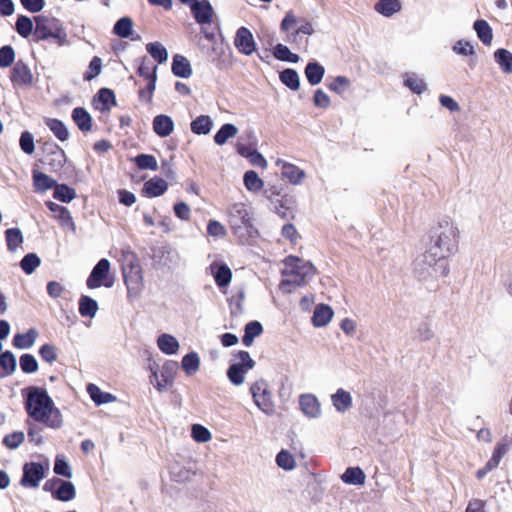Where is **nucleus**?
Returning <instances> with one entry per match:
<instances>
[{
  "label": "nucleus",
  "instance_id": "nucleus-55",
  "mask_svg": "<svg viewBox=\"0 0 512 512\" xmlns=\"http://www.w3.org/2000/svg\"><path fill=\"white\" fill-rule=\"evenodd\" d=\"M133 21L129 17L120 18L114 25L113 32L121 38H128L132 34Z\"/></svg>",
  "mask_w": 512,
  "mask_h": 512
},
{
  "label": "nucleus",
  "instance_id": "nucleus-39",
  "mask_svg": "<svg viewBox=\"0 0 512 512\" xmlns=\"http://www.w3.org/2000/svg\"><path fill=\"white\" fill-rule=\"evenodd\" d=\"M341 479L344 483L352 485H363L365 483V473L359 467H349L342 474Z\"/></svg>",
  "mask_w": 512,
  "mask_h": 512
},
{
  "label": "nucleus",
  "instance_id": "nucleus-14",
  "mask_svg": "<svg viewBox=\"0 0 512 512\" xmlns=\"http://www.w3.org/2000/svg\"><path fill=\"white\" fill-rule=\"evenodd\" d=\"M44 156L40 161L50 166L53 170H58L65 163V152L55 143H45L43 146Z\"/></svg>",
  "mask_w": 512,
  "mask_h": 512
},
{
  "label": "nucleus",
  "instance_id": "nucleus-51",
  "mask_svg": "<svg viewBox=\"0 0 512 512\" xmlns=\"http://www.w3.org/2000/svg\"><path fill=\"white\" fill-rule=\"evenodd\" d=\"M404 84L416 94L423 93L427 88L425 81L415 73L406 74Z\"/></svg>",
  "mask_w": 512,
  "mask_h": 512
},
{
  "label": "nucleus",
  "instance_id": "nucleus-13",
  "mask_svg": "<svg viewBox=\"0 0 512 512\" xmlns=\"http://www.w3.org/2000/svg\"><path fill=\"white\" fill-rule=\"evenodd\" d=\"M44 489L50 491L52 496L63 502H68L75 498L76 491L73 483L54 478L45 483Z\"/></svg>",
  "mask_w": 512,
  "mask_h": 512
},
{
  "label": "nucleus",
  "instance_id": "nucleus-12",
  "mask_svg": "<svg viewBox=\"0 0 512 512\" xmlns=\"http://www.w3.org/2000/svg\"><path fill=\"white\" fill-rule=\"evenodd\" d=\"M9 78L14 89H23L32 86V70L22 59H18L11 67Z\"/></svg>",
  "mask_w": 512,
  "mask_h": 512
},
{
  "label": "nucleus",
  "instance_id": "nucleus-29",
  "mask_svg": "<svg viewBox=\"0 0 512 512\" xmlns=\"http://www.w3.org/2000/svg\"><path fill=\"white\" fill-rule=\"evenodd\" d=\"M305 77L307 81L312 85H318L321 83L323 76L325 74L324 67L318 62L312 61L309 62L304 70Z\"/></svg>",
  "mask_w": 512,
  "mask_h": 512
},
{
  "label": "nucleus",
  "instance_id": "nucleus-38",
  "mask_svg": "<svg viewBox=\"0 0 512 512\" xmlns=\"http://www.w3.org/2000/svg\"><path fill=\"white\" fill-rule=\"evenodd\" d=\"M494 59L504 73H512V53L509 50L504 48L497 49L494 52Z\"/></svg>",
  "mask_w": 512,
  "mask_h": 512
},
{
  "label": "nucleus",
  "instance_id": "nucleus-3",
  "mask_svg": "<svg viewBox=\"0 0 512 512\" xmlns=\"http://www.w3.org/2000/svg\"><path fill=\"white\" fill-rule=\"evenodd\" d=\"M228 223L233 234L241 241L257 235L250 207L244 203H235L227 210Z\"/></svg>",
  "mask_w": 512,
  "mask_h": 512
},
{
  "label": "nucleus",
  "instance_id": "nucleus-59",
  "mask_svg": "<svg viewBox=\"0 0 512 512\" xmlns=\"http://www.w3.org/2000/svg\"><path fill=\"white\" fill-rule=\"evenodd\" d=\"M192 438L198 443H206L211 440V432L200 424H194L191 429Z\"/></svg>",
  "mask_w": 512,
  "mask_h": 512
},
{
  "label": "nucleus",
  "instance_id": "nucleus-61",
  "mask_svg": "<svg viewBox=\"0 0 512 512\" xmlns=\"http://www.w3.org/2000/svg\"><path fill=\"white\" fill-rule=\"evenodd\" d=\"M102 69V60L101 58L95 56L89 63L88 70L84 73L83 78L86 81H90L93 78L97 77Z\"/></svg>",
  "mask_w": 512,
  "mask_h": 512
},
{
  "label": "nucleus",
  "instance_id": "nucleus-17",
  "mask_svg": "<svg viewBox=\"0 0 512 512\" xmlns=\"http://www.w3.org/2000/svg\"><path fill=\"white\" fill-rule=\"evenodd\" d=\"M110 271V262L103 258L92 269L86 285L90 289L98 288L102 285V281L107 278Z\"/></svg>",
  "mask_w": 512,
  "mask_h": 512
},
{
  "label": "nucleus",
  "instance_id": "nucleus-33",
  "mask_svg": "<svg viewBox=\"0 0 512 512\" xmlns=\"http://www.w3.org/2000/svg\"><path fill=\"white\" fill-rule=\"evenodd\" d=\"M333 406L338 412H345L352 406L351 394L340 388L331 397Z\"/></svg>",
  "mask_w": 512,
  "mask_h": 512
},
{
  "label": "nucleus",
  "instance_id": "nucleus-31",
  "mask_svg": "<svg viewBox=\"0 0 512 512\" xmlns=\"http://www.w3.org/2000/svg\"><path fill=\"white\" fill-rule=\"evenodd\" d=\"M333 317V310L328 305H318L312 316V323L315 327H323L327 325Z\"/></svg>",
  "mask_w": 512,
  "mask_h": 512
},
{
  "label": "nucleus",
  "instance_id": "nucleus-49",
  "mask_svg": "<svg viewBox=\"0 0 512 512\" xmlns=\"http://www.w3.org/2000/svg\"><path fill=\"white\" fill-rule=\"evenodd\" d=\"M243 181L246 189L251 192H258L264 186L263 180L253 170H249L244 174Z\"/></svg>",
  "mask_w": 512,
  "mask_h": 512
},
{
  "label": "nucleus",
  "instance_id": "nucleus-15",
  "mask_svg": "<svg viewBox=\"0 0 512 512\" xmlns=\"http://www.w3.org/2000/svg\"><path fill=\"white\" fill-rule=\"evenodd\" d=\"M234 45L244 55H251L256 50V43L251 31L243 26L236 31Z\"/></svg>",
  "mask_w": 512,
  "mask_h": 512
},
{
  "label": "nucleus",
  "instance_id": "nucleus-24",
  "mask_svg": "<svg viewBox=\"0 0 512 512\" xmlns=\"http://www.w3.org/2000/svg\"><path fill=\"white\" fill-rule=\"evenodd\" d=\"M17 368V359L11 350H4L0 354V379L12 375Z\"/></svg>",
  "mask_w": 512,
  "mask_h": 512
},
{
  "label": "nucleus",
  "instance_id": "nucleus-28",
  "mask_svg": "<svg viewBox=\"0 0 512 512\" xmlns=\"http://www.w3.org/2000/svg\"><path fill=\"white\" fill-rule=\"evenodd\" d=\"M72 119L82 132L92 130V118L86 109L76 107L72 111Z\"/></svg>",
  "mask_w": 512,
  "mask_h": 512
},
{
  "label": "nucleus",
  "instance_id": "nucleus-9",
  "mask_svg": "<svg viewBox=\"0 0 512 512\" xmlns=\"http://www.w3.org/2000/svg\"><path fill=\"white\" fill-rule=\"evenodd\" d=\"M235 358L239 359V362L230 365L227 377L232 384L239 386L244 383L245 374L255 366V361L247 351H239Z\"/></svg>",
  "mask_w": 512,
  "mask_h": 512
},
{
  "label": "nucleus",
  "instance_id": "nucleus-52",
  "mask_svg": "<svg viewBox=\"0 0 512 512\" xmlns=\"http://www.w3.org/2000/svg\"><path fill=\"white\" fill-rule=\"evenodd\" d=\"M273 55L276 59L280 61L290 62V63H297L300 59V57L292 53L289 48L286 45L283 44H277L273 49Z\"/></svg>",
  "mask_w": 512,
  "mask_h": 512
},
{
  "label": "nucleus",
  "instance_id": "nucleus-45",
  "mask_svg": "<svg viewBox=\"0 0 512 512\" xmlns=\"http://www.w3.org/2000/svg\"><path fill=\"white\" fill-rule=\"evenodd\" d=\"M16 63V52L11 44L0 47V68L12 67Z\"/></svg>",
  "mask_w": 512,
  "mask_h": 512
},
{
  "label": "nucleus",
  "instance_id": "nucleus-2",
  "mask_svg": "<svg viewBox=\"0 0 512 512\" xmlns=\"http://www.w3.org/2000/svg\"><path fill=\"white\" fill-rule=\"evenodd\" d=\"M34 421L52 429L60 428L63 423L60 410L42 387H34Z\"/></svg>",
  "mask_w": 512,
  "mask_h": 512
},
{
  "label": "nucleus",
  "instance_id": "nucleus-37",
  "mask_svg": "<svg viewBox=\"0 0 512 512\" xmlns=\"http://www.w3.org/2000/svg\"><path fill=\"white\" fill-rule=\"evenodd\" d=\"M473 28L484 45H490L493 39V33L490 25L486 20H476L473 24Z\"/></svg>",
  "mask_w": 512,
  "mask_h": 512
},
{
  "label": "nucleus",
  "instance_id": "nucleus-53",
  "mask_svg": "<svg viewBox=\"0 0 512 512\" xmlns=\"http://www.w3.org/2000/svg\"><path fill=\"white\" fill-rule=\"evenodd\" d=\"M53 197L61 202L69 203L76 197V191L65 184H57L54 188Z\"/></svg>",
  "mask_w": 512,
  "mask_h": 512
},
{
  "label": "nucleus",
  "instance_id": "nucleus-40",
  "mask_svg": "<svg viewBox=\"0 0 512 512\" xmlns=\"http://www.w3.org/2000/svg\"><path fill=\"white\" fill-rule=\"evenodd\" d=\"M375 10L385 17H390L401 10V2L399 0H379L375 4Z\"/></svg>",
  "mask_w": 512,
  "mask_h": 512
},
{
  "label": "nucleus",
  "instance_id": "nucleus-48",
  "mask_svg": "<svg viewBox=\"0 0 512 512\" xmlns=\"http://www.w3.org/2000/svg\"><path fill=\"white\" fill-rule=\"evenodd\" d=\"M98 310L97 302L89 296H82L79 300V313L83 317H94Z\"/></svg>",
  "mask_w": 512,
  "mask_h": 512
},
{
  "label": "nucleus",
  "instance_id": "nucleus-7",
  "mask_svg": "<svg viewBox=\"0 0 512 512\" xmlns=\"http://www.w3.org/2000/svg\"><path fill=\"white\" fill-rule=\"evenodd\" d=\"M36 27L34 37L42 40H53L59 46L67 43V34L60 21L53 17H34Z\"/></svg>",
  "mask_w": 512,
  "mask_h": 512
},
{
  "label": "nucleus",
  "instance_id": "nucleus-60",
  "mask_svg": "<svg viewBox=\"0 0 512 512\" xmlns=\"http://www.w3.org/2000/svg\"><path fill=\"white\" fill-rule=\"evenodd\" d=\"M135 163L140 169H149L152 171H156L158 169L157 160L152 155L140 154L136 156Z\"/></svg>",
  "mask_w": 512,
  "mask_h": 512
},
{
  "label": "nucleus",
  "instance_id": "nucleus-63",
  "mask_svg": "<svg viewBox=\"0 0 512 512\" xmlns=\"http://www.w3.org/2000/svg\"><path fill=\"white\" fill-rule=\"evenodd\" d=\"M350 86V80L345 76H337L334 80L328 85L331 91H334L338 94L343 93Z\"/></svg>",
  "mask_w": 512,
  "mask_h": 512
},
{
  "label": "nucleus",
  "instance_id": "nucleus-30",
  "mask_svg": "<svg viewBox=\"0 0 512 512\" xmlns=\"http://www.w3.org/2000/svg\"><path fill=\"white\" fill-rule=\"evenodd\" d=\"M172 72L175 76L189 78L192 75V68L188 59L182 55H175L172 62Z\"/></svg>",
  "mask_w": 512,
  "mask_h": 512
},
{
  "label": "nucleus",
  "instance_id": "nucleus-46",
  "mask_svg": "<svg viewBox=\"0 0 512 512\" xmlns=\"http://www.w3.org/2000/svg\"><path fill=\"white\" fill-rule=\"evenodd\" d=\"M25 441V433L21 430H15L4 435L2 445L10 450H16Z\"/></svg>",
  "mask_w": 512,
  "mask_h": 512
},
{
  "label": "nucleus",
  "instance_id": "nucleus-26",
  "mask_svg": "<svg viewBox=\"0 0 512 512\" xmlns=\"http://www.w3.org/2000/svg\"><path fill=\"white\" fill-rule=\"evenodd\" d=\"M167 182L159 177L148 180L143 187V192L147 197H158L166 192Z\"/></svg>",
  "mask_w": 512,
  "mask_h": 512
},
{
  "label": "nucleus",
  "instance_id": "nucleus-22",
  "mask_svg": "<svg viewBox=\"0 0 512 512\" xmlns=\"http://www.w3.org/2000/svg\"><path fill=\"white\" fill-rule=\"evenodd\" d=\"M152 125L155 134L162 138L169 136L174 130L172 118L165 114L155 116Z\"/></svg>",
  "mask_w": 512,
  "mask_h": 512
},
{
  "label": "nucleus",
  "instance_id": "nucleus-23",
  "mask_svg": "<svg viewBox=\"0 0 512 512\" xmlns=\"http://www.w3.org/2000/svg\"><path fill=\"white\" fill-rule=\"evenodd\" d=\"M46 204L49 210L52 212L53 217L56 218L62 226L74 230V222L71 213L66 207L51 201L47 202Z\"/></svg>",
  "mask_w": 512,
  "mask_h": 512
},
{
  "label": "nucleus",
  "instance_id": "nucleus-21",
  "mask_svg": "<svg viewBox=\"0 0 512 512\" xmlns=\"http://www.w3.org/2000/svg\"><path fill=\"white\" fill-rule=\"evenodd\" d=\"M209 269L219 288L226 287L230 284L232 279V272L226 264L213 262L210 264Z\"/></svg>",
  "mask_w": 512,
  "mask_h": 512
},
{
  "label": "nucleus",
  "instance_id": "nucleus-1",
  "mask_svg": "<svg viewBox=\"0 0 512 512\" xmlns=\"http://www.w3.org/2000/svg\"><path fill=\"white\" fill-rule=\"evenodd\" d=\"M284 267L282 269L283 280L280 287L287 292L292 289L306 285L315 274V267L312 263L304 261L296 256H288L283 261Z\"/></svg>",
  "mask_w": 512,
  "mask_h": 512
},
{
  "label": "nucleus",
  "instance_id": "nucleus-19",
  "mask_svg": "<svg viewBox=\"0 0 512 512\" xmlns=\"http://www.w3.org/2000/svg\"><path fill=\"white\" fill-rule=\"evenodd\" d=\"M300 409L309 418H317L321 414V406L313 394H303L299 398Z\"/></svg>",
  "mask_w": 512,
  "mask_h": 512
},
{
  "label": "nucleus",
  "instance_id": "nucleus-18",
  "mask_svg": "<svg viewBox=\"0 0 512 512\" xmlns=\"http://www.w3.org/2000/svg\"><path fill=\"white\" fill-rule=\"evenodd\" d=\"M21 394L23 397L24 409L27 414L25 420V437H27L28 443H32V433H34V430H32V385L25 386L21 390Z\"/></svg>",
  "mask_w": 512,
  "mask_h": 512
},
{
  "label": "nucleus",
  "instance_id": "nucleus-54",
  "mask_svg": "<svg viewBox=\"0 0 512 512\" xmlns=\"http://www.w3.org/2000/svg\"><path fill=\"white\" fill-rule=\"evenodd\" d=\"M147 52L151 57L158 63H164L168 59V53L166 48L159 42H152L146 45Z\"/></svg>",
  "mask_w": 512,
  "mask_h": 512
},
{
  "label": "nucleus",
  "instance_id": "nucleus-5",
  "mask_svg": "<svg viewBox=\"0 0 512 512\" xmlns=\"http://www.w3.org/2000/svg\"><path fill=\"white\" fill-rule=\"evenodd\" d=\"M459 231L453 222L443 220L433 231L430 246L445 258L457 250Z\"/></svg>",
  "mask_w": 512,
  "mask_h": 512
},
{
  "label": "nucleus",
  "instance_id": "nucleus-42",
  "mask_svg": "<svg viewBox=\"0 0 512 512\" xmlns=\"http://www.w3.org/2000/svg\"><path fill=\"white\" fill-rule=\"evenodd\" d=\"M45 123L57 139L62 142L68 140L70 134L62 121L55 118H47Z\"/></svg>",
  "mask_w": 512,
  "mask_h": 512
},
{
  "label": "nucleus",
  "instance_id": "nucleus-11",
  "mask_svg": "<svg viewBox=\"0 0 512 512\" xmlns=\"http://www.w3.org/2000/svg\"><path fill=\"white\" fill-rule=\"evenodd\" d=\"M178 363L175 361H166L160 372L152 370L150 382L159 391L163 392L173 385Z\"/></svg>",
  "mask_w": 512,
  "mask_h": 512
},
{
  "label": "nucleus",
  "instance_id": "nucleus-62",
  "mask_svg": "<svg viewBox=\"0 0 512 512\" xmlns=\"http://www.w3.org/2000/svg\"><path fill=\"white\" fill-rule=\"evenodd\" d=\"M54 472L66 478L72 477V471L69 463L63 456H57L54 464Z\"/></svg>",
  "mask_w": 512,
  "mask_h": 512
},
{
  "label": "nucleus",
  "instance_id": "nucleus-25",
  "mask_svg": "<svg viewBox=\"0 0 512 512\" xmlns=\"http://www.w3.org/2000/svg\"><path fill=\"white\" fill-rule=\"evenodd\" d=\"M7 250L11 253L17 251V249L23 244L24 236L19 227L7 228L4 232Z\"/></svg>",
  "mask_w": 512,
  "mask_h": 512
},
{
  "label": "nucleus",
  "instance_id": "nucleus-32",
  "mask_svg": "<svg viewBox=\"0 0 512 512\" xmlns=\"http://www.w3.org/2000/svg\"><path fill=\"white\" fill-rule=\"evenodd\" d=\"M158 348L166 355L176 354L179 350L178 340L170 334H161L157 339Z\"/></svg>",
  "mask_w": 512,
  "mask_h": 512
},
{
  "label": "nucleus",
  "instance_id": "nucleus-47",
  "mask_svg": "<svg viewBox=\"0 0 512 512\" xmlns=\"http://www.w3.org/2000/svg\"><path fill=\"white\" fill-rule=\"evenodd\" d=\"M12 345L16 349H29L32 347V327L25 332H16L12 338Z\"/></svg>",
  "mask_w": 512,
  "mask_h": 512
},
{
  "label": "nucleus",
  "instance_id": "nucleus-20",
  "mask_svg": "<svg viewBox=\"0 0 512 512\" xmlns=\"http://www.w3.org/2000/svg\"><path fill=\"white\" fill-rule=\"evenodd\" d=\"M32 458V455H30ZM20 487L22 488H32V459L26 461L22 467V476L19 480L18 485H14V495L15 498L21 502H24V497L20 491Z\"/></svg>",
  "mask_w": 512,
  "mask_h": 512
},
{
  "label": "nucleus",
  "instance_id": "nucleus-56",
  "mask_svg": "<svg viewBox=\"0 0 512 512\" xmlns=\"http://www.w3.org/2000/svg\"><path fill=\"white\" fill-rule=\"evenodd\" d=\"M97 101L101 104V111H106L116 104L115 94L111 89L102 88L97 93Z\"/></svg>",
  "mask_w": 512,
  "mask_h": 512
},
{
  "label": "nucleus",
  "instance_id": "nucleus-58",
  "mask_svg": "<svg viewBox=\"0 0 512 512\" xmlns=\"http://www.w3.org/2000/svg\"><path fill=\"white\" fill-rule=\"evenodd\" d=\"M277 465L284 470H292L296 466L294 456L287 450H281L276 456Z\"/></svg>",
  "mask_w": 512,
  "mask_h": 512
},
{
  "label": "nucleus",
  "instance_id": "nucleus-16",
  "mask_svg": "<svg viewBox=\"0 0 512 512\" xmlns=\"http://www.w3.org/2000/svg\"><path fill=\"white\" fill-rule=\"evenodd\" d=\"M191 12L200 25L210 24L213 20L214 9L208 0H201L191 4Z\"/></svg>",
  "mask_w": 512,
  "mask_h": 512
},
{
  "label": "nucleus",
  "instance_id": "nucleus-4",
  "mask_svg": "<svg viewBox=\"0 0 512 512\" xmlns=\"http://www.w3.org/2000/svg\"><path fill=\"white\" fill-rule=\"evenodd\" d=\"M280 29L286 33L285 41L297 48L303 44L302 35L311 36L315 32L311 20L298 17L292 10L285 14Z\"/></svg>",
  "mask_w": 512,
  "mask_h": 512
},
{
  "label": "nucleus",
  "instance_id": "nucleus-35",
  "mask_svg": "<svg viewBox=\"0 0 512 512\" xmlns=\"http://www.w3.org/2000/svg\"><path fill=\"white\" fill-rule=\"evenodd\" d=\"M14 30L22 37L31 42L32 36V17L24 14H18Z\"/></svg>",
  "mask_w": 512,
  "mask_h": 512
},
{
  "label": "nucleus",
  "instance_id": "nucleus-6",
  "mask_svg": "<svg viewBox=\"0 0 512 512\" xmlns=\"http://www.w3.org/2000/svg\"><path fill=\"white\" fill-rule=\"evenodd\" d=\"M414 271L423 279L438 275L445 277L449 273V266L443 255L429 247L425 253L415 259Z\"/></svg>",
  "mask_w": 512,
  "mask_h": 512
},
{
  "label": "nucleus",
  "instance_id": "nucleus-44",
  "mask_svg": "<svg viewBox=\"0 0 512 512\" xmlns=\"http://www.w3.org/2000/svg\"><path fill=\"white\" fill-rule=\"evenodd\" d=\"M280 81L293 91H297L300 87V78L296 70L287 68L280 72Z\"/></svg>",
  "mask_w": 512,
  "mask_h": 512
},
{
  "label": "nucleus",
  "instance_id": "nucleus-36",
  "mask_svg": "<svg viewBox=\"0 0 512 512\" xmlns=\"http://www.w3.org/2000/svg\"><path fill=\"white\" fill-rule=\"evenodd\" d=\"M87 392L96 405L111 403L116 400L114 395L101 391V389L95 384H88Z\"/></svg>",
  "mask_w": 512,
  "mask_h": 512
},
{
  "label": "nucleus",
  "instance_id": "nucleus-41",
  "mask_svg": "<svg viewBox=\"0 0 512 512\" xmlns=\"http://www.w3.org/2000/svg\"><path fill=\"white\" fill-rule=\"evenodd\" d=\"M263 332V327L258 321H250L245 325L244 336L242 338L245 346L252 345L254 339L260 336Z\"/></svg>",
  "mask_w": 512,
  "mask_h": 512
},
{
  "label": "nucleus",
  "instance_id": "nucleus-43",
  "mask_svg": "<svg viewBox=\"0 0 512 512\" xmlns=\"http://www.w3.org/2000/svg\"><path fill=\"white\" fill-rule=\"evenodd\" d=\"M238 128L231 123H226L214 135V142L217 145H224L228 139L233 138L237 135Z\"/></svg>",
  "mask_w": 512,
  "mask_h": 512
},
{
  "label": "nucleus",
  "instance_id": "nucleus-10",
  "mask_svg": "<svg viewBox=\"0 0 512 512\" xmlns=\"http://www.w3.org/2000/svg\"><path fill=\"white\" fill-rule=\"evenodd\" d=\"M250 392L255 405L267 415L274 413V402L272 394L268 390V384L265 380L260 379L254 382L250 387Z\"/></svg>",
  "mask_w": 512,
  "mask_h": 512
},
{
  "label": "nucleus",
  "instance_id": "nucleus-8",
  "mask_svg": "<svg viewBox=\"0 0 512 512\" xmlns=\"http://www.w3.org/2000/svg\"><path fill=\"white\" fill-rule=\"evenodd\" d=\"M121 266L124 282L128 290H138L142 284V268L137 255L132 251H123Z\"/></svg>",
  "mask_w": 512,
  "mask_h": 512
},
{
  "label": "nucleus",
  "instance_id": "nucleus-27",
  "mask_svg": "<svg viewBox=\"0 0 512 512\" xmlns=\"http://www.w3.org/2000/svg\"><path fill=\"white\" fill-rule=\"evenodd\" d=\"M277 165L282 166V175L284 178L288 179L293 184H299L304 176L305 173L303 170L298 168L297 166L284 162L282 160L277 161Z\"/></svg>",
  "mask_w": 512,
  "mask_h": 512
},
{
  "label": "nucleus",
  "instance_id": "nucleus-64",
  "mask_svg": "<svg viewBox=\"0 0 512 512\" xmlns=\"http://www.w3.org/2000/svg\"><path fill=\"white\" fill-rule=\"evenodd\" d=\"M453 51L456 54L463 55V56H470L475 53L473 45L465 40H459L457 41L453 46Z\"/></svg>",
  "mask_w": 512,
  "mask_h": 512
},
{
  "label": "nucleus",
  "instance_id": "nucleus-34",
  "mask_svg": "<svg viewBox=\"0 0 512 512\" xmlns=\"http://www.w3.org/2000/svg\"><path fill=\"white\" fill-rule=\"evenodd\" d=\"M213 127V121L208 115H200L190 123L191 131L197 135H207Z\"/></svg>",
  "mask_w": 512,
  "mask_h": 512
},
{
  "label": "nucleus",
  "instance_id": "nucleus-50",
  "mask_svg": "<svg viewBox=\"0 0 512 512\" xmlns=\"http://www.w3.org/2000/svg\"><path fill=\"white\" fill-rule=\"evenodd\" d=\"M181 366L187 375L196 373L200 367V359L198 354L195 352L186 354L182 359Z\"/></svg>",
  "mask_w": 512,
  "mask_h": 512
},
{
  "label": "nucleus",
  "instance_id": "nucleus-57",
  "mask_svg": "<svg viewBox=\"0 0 512 512\" xmlns=\"http://www.w3.org/2000/svg\"><path fill=\"white\" fill-rule=\"evenodd\" d=\"M56 181L50 176L34 171V189L38 191H45L51 188H55Z\"/></svg>",
  "mask_w": 512,
  "mask_h": 512
}]
</instances>
